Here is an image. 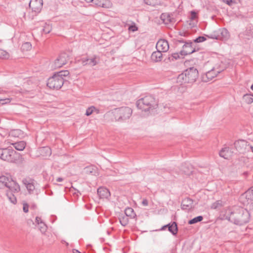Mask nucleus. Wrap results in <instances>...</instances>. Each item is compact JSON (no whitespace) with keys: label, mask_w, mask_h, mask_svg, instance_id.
Wrapping results in <instances>:
<instances>
[{"label":"nucleus","mask_w":253,"mask_h":253,"mask_svg":"<svg viewBox=\"0 0 253 253\" xmlns=\"http://www.w3.org/2000/svg\"><path fill=\"white\" fill-rule=\"evenodd\" d=\"M251 88L252 90H253V84L251 85Z\"/></svg>","instance_id":"bf43d9fd"},{"label":"nucleus","mask_w":253,"mask_h":253,"mask_svg":"<svg viewBox=\"0 0 253 253\" xmlns=\"http://www.w3.org/2000/svg\"><path fill=\"white\" fill-rule=\"evenodd\" d=\"M220 71H215L214 68H212L210 71L207 72L205 75H204L202 77V80L204 82H208L211 80H212L214 77H215L219 73Z\"/></svg>","instance_id":"4468645a"},{"label":"nucleus","mask_w":253,"mask_h":253,"mask_svg":"<svg viewBox=\"0 0 253 253\" xmlns=\"http://www.w3.org/2000/svg\"><path fill=\"white\" fill-rule=\"evenodd\" d=\"M198 75L199 73L197 69L194 67H190L178 75L177 78V83L180 85L192 84L196 81Z\"/></svg>","instance_id":"20e7f679"},{"label":"nucleus","mask_w":253,"mask_h":253,"mask_svg":"<svg viewBox=\"0 0 253 253\" xmlns=\"http://www.w3.org/2000/svg\"><path fill=\"white\" fill-rule=\"evenodd\" d=\"M114 116L116 121L124 122L128 120L132 115V110L128 107H122L114 110Z\"/></svg>","instance_id":"423d86ee"},{"label":"nucleus","mask_w":253,"mask_h":253,"mask_svg":"<svg viewBox=\"0 0 253 253\" xmlns=\"http://www.w3.org/2000/svg\"><path fill=\"white\" fill-rule=\"evenodd\" d=\"M162 52L160 51L159 50H157L156 51H154L151 55V60L155 62H160L163 57Z\"/></svg>","instance_id":"412c9836"},{"label":"nucleus","mask_w":253,"mask_h":253,"mask_svg":"<svg viewBox=\"0 0 253 253\" xmlns=\"http://www.w3.org/2000/svg\"><path fill=\"white\" fill-rule=\"evenodd\" d=\"M192 44L193 43L192 42H185V44L183 45V49L180 51V55L182 57L190 54L196 51Z\"/></svg>","instance_id":"f8f14e48"},{"label":"nucleus","mask_w":253,"mask_h":253,"mask_svg":"<svg viewBox=\"0 0 253 253\" xmlns=\"http://www.w3.org/2000/svg\"><path fill=\"white\" fill-rule=\"evenodd\" d=\"M156 47L157 50H159L162 52H166L169 49V44L167 40L161 39L158 41Z\"/></svg>","instance_id":"ddd939ff"},{"label":"nucleus","mask_w":253,"mask_h":253,"mask_svg":"<svg viewBox=\"0 0 253 253\" xmlns=\"http://www.w3.org/2000/svg\"><path fill=\"white\" fill-rule=\"evenodd\" d=\"M178 42H184V41L183 40H178Z\"/></svg>","instance_id":"13d9d810"},{"label":"nucleus","mask_w":253,"mask_h":253,"mask_svg":"<svg viewBox=\"0 0 253 253\" xmlns=\"http://www.w3.org/2000/svg\"><path fill=\"white\" fill-rule=\"evenodd\" d=\"M9 57V53L6 51L0 49V58L3 59H7Z\"/></svg>","instance_id":"c9c22d12"},{"label":"nucleus","mask_w":253,"mask_h":253,"mask_svg":"<svg viewBox=\"0 0 253 253\" xmlns=\"http://www.w3.org/2000/svg\"><path fill=\"white\" fill-rule=\"evenodd\" d=\"M144 1L146 4L153 6L157 5L158 3L157 0H144Z\"/></svg>","instance_id":"ea45409f"},{"label":"nucleus","mask_w":253,"mask_h":253,"mask_svg":"<svg viewBox=\"0 0 253 253\" xmlns=\"http://www.w3.org/2000/svg\"><path fill=\"white\" fill-rule=\"evenodd\" d=\"M69 74L67 70L61 71L54 74L50 77L47 81V86L51 88L58 90L63 86L65 80L64 77H67Z\"/></svg>","instance_id":"39448f33"},{"label":"nucleus","mask_w":253,"mask_h":253,"mask_svg":"<svg viewBox=\"0 0 253 253\" xmlns=\"http://www.w3.org/2000/svg\"><path fill=\"white\" fill-rule=\"evenodd\" d=\"M23 135V132L19 129H13L9 132V136L13 137H21Z\"/></svg>","instance_id":"b1692460"},{"label":"nucleus","mask_w":253,"mask_h":253,"mask_svg":"<svg viewBox=\"0 0 253 253\" xmlns=\"http://www.w3.org/2000/svg\"><path fill=\"white\" fill-rule=\"evenodd\" d=\"M42 5V0H31L29 3L30 7L36 13H38L41 11Z\"/></svg>","instance_id":"9b49d317"},{"label":"nucleus","mask_w":253,"mask_h":253,"mask_svg":"<svg viewBox=\"0 0 253 253\" xmlns=\"http://www.w3.org/2000/svg\"><path fill=\"white\" fill-rule=\"evenodd\" d=\"M5 188H8L6 196L9 201L12 204H16L17 200L15 194L20 192V187L18 183L8 174L0 176V189Z\"/></svg>","instance_id":"f03ea898"},{"label":"nucleus","mask_w":253,"mask_h":253,"mask_svg":"<svg viewBox=\"0 0 253 253\" xmlns=\"http://www.w3.org/2000/svg\"><path fill=\"white\" fill-rule=\"evenodd\" d=\"M222 206V201L220 200H218L213 203L211 205V208L212 209H216Z\"/></svg>","instance_id":"58836bf2"},{"label":"nucleus","mask_w":253,"mask_h":253,"mask_svg":"<svg viewBox=\"0 0 253 253\" xmlns=\"http://www.w3.org/2000/svg\"><path fill=\"white\" fill-rule=\"evenodd\" d=\"M51 26L49 24L44 23L42 30L45 34H48L51 31Z\"/></svg>","instance_id":"f704fd0d"},{"label":"nucleus","mask_w":253,"mask_h":253,"mask_svg":"<svg viewBox=\"0 0 253 253\" xmlns=\"http://www.w3.org/2000/svg\"><path fill=\"white\" fill-rule=\"evenodd\" d=\"M68 60V55L66 53L59 54L54 60L52 67L54 68H59L65 65Z\"/></svg>","instance_id":"1a4fd4ad"},{"label":"nucleus","mask_w":253,"mask_h":253,"mask_svg":"<svg viewBox=\"0 0 253 253\" xmlns=\"http://www.w3.org/2000/svg\"><path fill=\"white\" fill-rule=\"evenodd\" d=\"M92 3L98 6L107 8L109 7L110 1L108 0H93Z\"/></svg>","instance_id":"4be33fe9"},{"label":"nucleus","mask_w":253,"mask_h":253,"mask_svg":"<svg viewBox=\"0 0 253 253\" xmlns=\"http://www.w3.org/2000/svg\"><path fill=\"white\" fill-rule=\"evenodd\" d=\"M119 218L120 223L122 226H126L128 223V217L125 214L120 215Z\"/></svg>","instance_id":"cd10ccee"},{"label":"nucleus","mask_w":253,"mask_h":253,"mask_svg":"<svg viewBox=\"0 0 253 253\" xmlns=\"http://www.w3.org/2000/svg\"><path fill=\"white\" fill-rule=\"evenodd\" d=\"M206 40V38L203 36H199L194 40V42H201Z\"/></svg>","instance_id":"a19ab883"},{"label":"nucleus","mask_w":253,"mask_h":253,"mask_svg":"<svg viewBox=\"0 0 253 253\" xmlns=\"http://www.w3.org/2000/svg\"><path fill=\"white\" fill-rule=\"evenodd\" d=\"M235 146L236 149L240 153H244L246 149H248L247 142L245 140H240L235 142Z\"/></svg>","instance_id":"dca6fc26"},{"label":"nucleus","mask_w":253,"mask_h":253,"mask_svg":"<svg viewBox=\"0 0 253 253\" xmlns=\"http://www.w3.org/2000/svg\"><path fill=\"white\" fill-rule=\"evenodd\" d=\"M219 32L220 34V38H221L223 40H226L229 38V33L226 29H221L219 30Z\"/></svg>","instance_id":"393cba45"},{"label":"nucleus","mask_w":253,"mask_h":253,"mask_svg":"<svg viewBox=\"0 0 253 253\" xmlns=\"http://www.w3.org/2000/svg\"><path fill=\"white\" fill-rule=\"evenodd\" d=\"M99 62V58L96 55H94L92 57L82 58L81 59V62L84 66L88 65L90 66H94L97 65Z\"/></svg>","instance_id":"9d476101"},{"label":"nucleus","mask_w":253,"mask_h":253,"mask_svg":"<svg viewBox=\"0 0 253 253\" xmlns=\"http://www.w3.org/2000/svg\"><path fill=\"white\" fill-rule=\"evenodd\" d=\"M244 101L247 104H251L253 102V95L246 94L243 97Z\"/></svg>","instance_id":"c756f323"},{"label":"nucleus","mask_w":253,"mask_h":253,"mask_svg":"<svg viewBox=\"0 0 253 253\" xmlns=\"http://www.w3.org/2000/svg\"><path fill=\"white\" fill-rule=\"evenodd\" d=\"M128 30H129V31L133 32H135V31H137L138 28L135 24H134V25L130 26L128 28Z\"/></svg>","instance_id":"79ce46f5"},{"label":"nucleus","mask_w":253,"mask_h":253,"mask_svg":"<svg viewBox=\"0 0 253 253\" xmlns=\"http://www.w3.org/2000/svg\"><path fill=\"white\" fill-rule=\"evenodd\" d=\"M42 151H45L47 153V155H50L51 154V151L48 147H43L42 148Z\"/></svg>","instance_id":"37998d69"},{"label":"nucleus","mask_w":253,"mask_h":253,"mask_svg":"<svg viewBox=\"0 0 253 253\" xmlns=\"http://www.w3.org/2000/svg\"><path fill=\"white\" fill-rule=\"evenodd\" d=\"M196 12L194 11H191V19H194L196 17Z\"/></svg>","instance_id":"8fccbe9b"},{"label":"nucleus","mask_w":253,"mask_h":253,"mask_svg":"<svg viewBox=\"0 0 253 253\" xmlns=\"http://www.w3.org/2000/svg\"><path fill=\"white\" fill-rule=\"evenodd\" d=\"M137 108L142 111L151 113L158 106V101L152 95H147L136 102Z\"/></svg>","instance_id":"7ed1b4c3"},{"label":"nucleus","mask_w":253,"mask_h":253,"mask_svg":"<svg viewBox=\"0 0 253 253\" xmlns=\"http://www.w3.org/2000/svg\"><path fill=\"white\" fill-rule=\"evenodd\" d=\"M85 1H86L87 2H92L93 1V0H84Z\"/></svg>","instance_id":"4d7b16f0"},{"label":"nucleus","mask_w":253,"mask_h":253,"mask_svg":"<svg viewBox=\"0 0 253 253\" xmlns=\"http://www.w3.org/2000/svg\"><path fill=\"white\" fill-rule=\"evenodd\" d=\"M222 219H226L236 225H243L249 222L250 214L249 211L242 207L233 209H226L220 215Z\"/></svg>","instance_id":"f257e3e1"},{"label":"nucleus","mask_w":253,"mask_h":253,"mask_svg":"<svg viewBox=\"0 0 253 253\" xmlns=\"http://www.w3.org/2000/svg\"><path fill=\"white\" fill-rule=\"evenodd\" d=\"M0 101L2 102L1 103L2 104H6V103L10 102L9 99H1V100H0Z\"/></svg>","instance_id":"de8ad7c7"},{"label":"nucleus","mask_w":253,"mask_h":253,"mask_svg":"<svg viewBox=\"0 0 253 253\" xmlns=\"http://www.w3.org/2000/svg\"><path fill=\"white\" fill-rule=\"evenodd\" d=\"M29 206L27 204H24L23 210L24 212H27L28 211Z\"/></svg>","instance_id":"c03bdc74"},{"label":"nucleus","mask_w":253,"mask_h":253,"mask_svg":"<svg viewBox=\"0 0 253 253\" xmlns=\"http://www.w3.org/2000/svg\"><path fill=\"white\" fill-rule=\"evenodd\" d=\"M2 151L3 149L0 148V159H1L2 155Z\"/></svg>","instance_id":"864d4df0"},{"label":"nucleus","mask_w":253,"mask_h":253,"mask_svg":"<svg viewBox=\"0 0 253 253\" xmlns=\"http://www.w3.org/2000/svg\"><path fill=\"white\" fill-rule=\"evenodd\" d=\"M73 253H81L79 251L75 249L73 250Z\"/></svg>","instance_id":"6e6d98bb"},{"label":"nucleus","mask_w":253,"mask_h":253,"mask_svg":"<svg viewBox=\"0 0 253 253\" xmlns=\"http://www.w3.org/2000/svg\"><path fill=\"white\" fill-rule=\"evenodd\" d=\"M203 219V217L201 215L198 216L197 217H195L193 218V219L190 220L188 221V224H193L196 223L198 222L201 221Z\"/></svg>","instance_id":"473e14b6"},{"label":"nucleus","mask_w":253,"mask_h":253,"mask_svg":"<svg viewBox=\"0 0 253 253\" xmlns=\"http://www.w3.org/2000/svg\"><path fill=\"white\" fill-rule=\"evenodd\" d=\"M12 145L17 150L23 151L26 147V143L24 141H20L13 143Z\"/></svg>","instance_id":"5701e85b"},{"label":"nucleus","mask_w":253,"mask_h":253,"mask_svg":"<svg viewBox=\"0 0 253 253\" xmlns=\"http://www.w3.org/2000/svg\"><path fill=\"white\" fill-rule=\"evenodd\" d=\"M40 223L38 224V228H39V230H40V231L41 232V233L42 234H44L45 233V232L47 230V227L44 222H40Z\"/></svg>","instance_id":"72a5a7b5"},{"label":"nucleus","mask_w":253,"mask_h":253,"mask_svg":"<svg viewBox=\"0 0 253 253\" xmlns=\"http://www.w3.org/2000/svg\"><path fill=\"white\" fill-rule=\"evenodd\" d=\"M232 153L229 147H225L222 149L219 152V154L221 157L228 159L232 156Z\"/></svg>","instance_id":"aec40b11"},{"label":"nucleus","mask_w":253,"mask_h":253,"mask_svg":"<svg viewBox=\"0 0 253 253\" xmlns=\"http://www.w3.org/2000/svg\"><path fill=\"white\" fill-rule=\"evenodd\" d=\"M94 111L96 112L97 114L98 113V112H99V110L98 109H96L95 108V107H94L93 106H91L88 107L86 110L85 115L87 116H88L90 115L91 114H92V113Z\"/></svg>","instance_id":"7c9ffc66"},{"label":"nucleus","mask_w":253,"mask_h":253,"mask_svg":"<svg viewBox=\"0 0 253 253\" xmlns=\"http://www.w3.org/2000/svg\"><path fill=\"white\" fill-rule=\"evenodd\" d=\"M181 171L186 175H190L193 171V167L189 163L182 164L180 168Z\"/></svg>","instance_id":"6ab92c4d"},{"label":"nucleus","mask_w":253,"mask_h":253,"mask_svg":"<svg viewBox=\"0 0 253 253\" xmlns=\"http://www.w3.org/2000/svg\"><path fill=\"white\" fill-rule=\"evenodd\" d=\"M97 194L100 199H108L110 197V192L105 187H100L97 189Z\"/></svg>","instance_id":"2eb2a0df"},{"label":"nucleus","mask_w":253,"mask_h":253,"mask_svg":"<svg viewBox=\"0 0 253 253\" xmlns=\"http://www.w3.org/2000/svg\"><path fill=\"white\" fill-rule=\"evenodd\" d=\"M193 201L189 198L183 199L181 203V209L184 210L189 211L194 207L193 205Z\"/></svg>","instance_id":"a211bd4d"},{"label":"nucleus","mask_w":253,"mask_h":253,"mask_svg":"<svg viewBox=\"0 0 253 253\" xmlns=\"http://www.w3.org/2000/svg\"><path fill=\"white\" fill-rule=\"evenodd\" d=\"M171 225L170 223H169L166 225H164L161 229V230H164L165 228L168 227V229H169V226Z\"/></svg>","instance_id":"3c124183"},{"label":"nucleus","mask_w":253,"mask_h":253,"mask_svg":"<svg viewBox=\"0 0 253 253\" xmlns=\"http://www.w3.org/2000/svg\"><path fill=\"white\" fill-rule=\"evenodd\" d=\"M142 204L143 206H146L148 205V201L146 199H143Z\"/></svg>","instance_id":"09e8293b"},{"label":"nucleus","mask_w":253,"mask_h":253,"mask_svg":"<svg viewBox=\"0 0 253 253\" xmlns=\"http://www.w3.org/2000/svg\"><path fill=\"white\" fill-rule=\"evenodd\" d=\"M169 231L173 235H176L177 233V225L175 222H173L169 226Z\"/></svg>","instance_id":"c85d7f7f"},{"label":"nucleus","mask_w":253,"mask_h":253,"mask_svg":"<svg viewBox=\"0 0 253 253\" xmlns=\"http://www.w3.org/2000/svg\"><path fill=\"white\" fill-rule=\"evenodd\" d=\"M180 52L179 53H177V52L173 53L169 56L168 59L170 62L174 61V60L180 58Z\"/></svg>","instance_id":"2f4dec72"},{"label":"nucleus","mask_w":253,"mask_h":253,"mask_svg":"<svg viewBox=\"0 0 253 253\" xmlns=\"http://www.w3.org/2000/svg\"><path fill=\"white\" fill-rule=\"evenodd\" d=\"M222 1L229 6L232 5L233 3L232 0H222Z\"/></svg>","instance_id":"a18cd8bd"},{"label":"nucleus","mask_w":253,"mask_h":253,"mask_svg":"<svg viewBox=\"0 0 253 253\" xmlns=\"http://www.w3.org/2000/svg\"><path fill=\"white\" fill-rule=\"evenodd\" d=\"M125 215L127 216L128 217H130L131 218H134L136 216L133 209L129 207L126 209L125 211Z\"/></svg>","instance_id":"a878e982"},{"label":"nucleus","mask_w":253,"mask_h":253,"mask_svg":"<svg viewBox=\"0 0 253 253\" xmlns=\"http://www.w3.org/2000/svg\"><path fill=\"white\" fill-rule=\"evenodd\" d=\"M63 179L61 177H58L57 178L56 181L58 182H61L62 181Z\"/></svg>","instance_id":"603ef678"},{"label":"nucleus","mask_w":253,"mask_h":253,"mask_svg":"<svg viewBox=\"0 0 253 253\" xmlns=\"http://www.w3.org/2000/svg\"><path fill=\"white\" fill-rule=\"evenodd\" d=\"M248 149H251L252 151L253 152V146L248 145Z\"/></svg>","instance_id":"5fc2aeb1"},{"label":"nucleus","mask_w":253,"mask_h":253,"mask_svg":"<svg viewBox=\"0 0 253 253\" xmlns=\"http://www.w3.org/2000/svg\"><path fill=\"white\" fill-rule=\"evenodd\" d=\"M32 48L31 44L29 42L24 43L22 45L21 48L23 50H29Z\"/></svg>","instance_id":"4c0bfd02"},{"label":"nucleus","mask_w":253,"mask_h":253,"mask_svg":"<svg viewBox=\"0 0 253 253\" xmlns=\"http://www.w3.org/2000/svg\"><path fill=\"white\" fill-rule=\"evenodd\" d=\"M161 18L166 24H169V23L172 22L173 21L170 15L167 13L162 14L161 16Z\"/></svg>","instance_id":"bb28decb"},{"label":"nucleus","mask_w":253,"mask_h":253,"mask_svg":"<svg viewBox=\"0 0 253 253\" xmlns=\"http://www.w3.org/2000/svg\"><path fill=\"white\" fill-rule=\"evenodd\" d=\"M239 201L243 205L248 206L253 204V187L242 194Z\"/></svg>","instance_id":"0eeeda50"},{"label":"nucleus","mask_w":253,"mask_h":253,"mask_svg":"<svg viewBox=\"0 0 253 253\" xmlns=\"http://www.w3.org/2000/svg\"><path fill=\"white\" fill-rule=\"evenodd\" d=\"M85 169L87 173H91L93 175L95 174L96 172V168L93 166L87 167Z\"/></svg>","instance_id":"e433bc0d"},{"label":"nucleus","mask_w":253,"mask_h":253,"mask_svg":"<svg viewBox=\"0 0 253 253\" xmlns=\"http://www.w3.org/2000/svg\"><path fill=\"white\" fill-rule=\"evenodd\" d=\"M43 222V221L42 220V219L40 217L37 216L36 217V222L37 223V224L38 225L40 223V222Z\"/></svg>","instance_id":"49530a36"},{"label":"nucleus","mask_w":253,"mask_h":253,"mask_svg":"<svg viewBox=\"0 0 253 253\" xmlns=\"http://www.w3.org/2000/svg\"><path fill=\"white\" fill-rule=\"evenodd\" d=\"M2 155L1 159L9 162L14 163L15 159L14 156L16 154V151L10 148H3L2 151Z\"/></svg>","instance_id":"6e6552de"},{"label":"nucleus","mask_w":253,"mask_h":253,"mask_svg":"<svg viewBox=\"0 0 253 253\" xmlns=\"http://www.w3.org/2000/svg\"><path fill=\"white\" fill-rule=\"evenodd\" d=\"M23 184L25 185L27 190L30 194L33 192L35 189L36 182L33 179L27 180L24 179L22 181Z\"/></svg>","instance_id":"f3484780"}]
</instances>
